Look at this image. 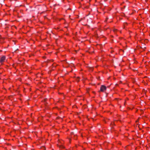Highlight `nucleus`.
Here are the masks:
<instances>
[{
  "mask_svg": "<svg viewBox=\"0 0 150 150\" xmlns=\"http://www.w3.org/2000/svg\"><path fill=\"white\" fill-rule=\"evenodd\" d=\"M106 89V87L104 85H102L100 88V91L102 92H104Z\"/></svg>",
  "mask_w": 150,
  "mask_h": 150,
  "instance_id": "1",
  "label": "nucleus"
},
{
  "mask_svg": "<svg viewBox=\"0 0 150 150\" xmlns=\"http://www.w3.org/2000/svg\"><path fill=\"white\" fill-rule=\"evenodd\" d=\"M6 59V57L5 56H2L0 58V62L1 63H2Z\"/></svg>",
  "mask_w": 150,
  "mask_h": 150,
  "instance_id": "2",
  "label": "nucleus"
},
{
  "mask_svg": "<svg viewBox=\"0 0 150 150\" xmlns=\"http://www.w3.org/2000/svg\"><path fill=\"white\" fill-rule=\"evenodd\" d=\"M116 31H117V30H116V29H115L114 30V32H115Z\"/></svg>",
  "mask_w": 150,
  "mask_h": 150,
  "instance_id": "3",
  "label": "nucleus"
}]
</instances>
